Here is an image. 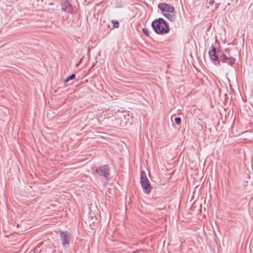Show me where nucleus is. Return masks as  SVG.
<instances>
[{
  "label": "nucleus",
  "mask_w": 253,
  "mask_h": 253,
  "mask_svg": "<svg viewBox=\"0 0 253 253\" xmlns=\"http://www.w3.org/2000/svg\"><path fill=\"white\" fill-rule=\"evenodd\" d=\"M152 26L158 34L167 33L169 31V26L162 18H159L153 21Z\"/></svg>",
  "instance_id": "nucleus-1"
},
{
  "label": "nucleus",
  "mask_w": 253,
  "mask_h": 253,
  "mask_svg": "<svg viewBox=\"0 0 253 253\" xmlns=\"http://www.w3.org/2000/svg\"><path fill=\"white\" fill-rule=\"evenodd\" d=\"M59 236L63 246L68 245L70 242L71 235L67 231H62L59 234Z\"/></svg>",
  "instance_id": "nucleus-2"
},
{
  "label": "nucleus",
  "mask_w": 253,
  "mask_h": 253,
  "mask_svg": "<svg viewBox=\"0 0 253 253\" xmlns=\"http://www.w3.org/2000/svg\"><path fill=\"white\" fill-rule=\"evenodd\" d=\"M158 8L162 11H163L164 13L166 12H170L172 13L174 12V7L172 6H170L169 5L164 3H159L158 5Z\"/></svg>",
  "instance_id": "nucleus-3"
},
{
  "label": "nucleus",
  "mask_w": 253,
  "mask_h": 253,
  "mask_svg": "<svg viewBox=\"0 0 253 253\" xmlns=\"http://www.w3.org/2000/svg\"><path fill=\"white\" fill-rule=\"evenodd\" d=\"M96 171L99 175L107 177L109 175V168L107 166H103L97 168Z\"/></svg>",
  "instance_id": "nucleus-4"
},
{
  "label": "nucleus",
  "mask_w": 253,
  "mask_h": 253,
  "mask_svg": "<svg viewBox=\"0 0 253 253\" xmlns=\"http://www.w3.org/2000/svg\"><path fill=\"white\" fill-rule=\"evenodd\" d=\"M61 9L63 11L67 12H71V6L69 3L68 0H63L61 3Z\"/></svg>",
  "instance_id": "nucleus-5"
},
{
  "label": "nucleus",
  "mask_w": 253,
  "mask_h": 253,
  "mask_svg": "<svg viewBox=\"0 0 253 253\" xmlns=\"http://www.w3.org/2000/svg\"><path fill=\"white\" fill-rule=\"evenodd\" d=\"M212 50L209 51V55L212 60L216 61L215 65L219 64V61L217 60V56L216 55L215 48L213 46H211Z\"/></svg>",
  "instance_id": "nucleus-6"
},
{
  "label": "nucleus",
  "mask_w": 253,
  "mask_h": 253,
  "mask_svg": "<svg viewBox=\"0 0 253 253\" xmlns=\"http://www.w3.org/2000/svg\"><path fill=\"white\" fill-rule=\"evenodd\" d=\"M142 187L143 188L144 193L148 194L151 190V187L150 184V182L147 183H143L141 184Z\"/></svg>",
  "instance_id": "nucleus-7"
},
{
  "label": "nucleus",
  "mask_w": 253,
  "mask_h": 253,
  "mask_svg": "<svg viewBox=\"0 0 253 253\" xmlns=\"http://www.w3.org/2000/svg\"><path fill=\"white\" fill-rule=\"evenodd\" d=\"M164 16L170 21H173L175 19V15L174 11L172 13L166 12L164 13Z\"/></svg>",
  "instance_id": "nucleus-8"
},
{
  "label": "nucleus",
  "mask_w": 253,
  "mask_h": 253,
  "mask_svg": "<svg viewBox=\"0 0 253 253\" xmlns=\"http://www.w3.org/2000/svg\"><path fill=\"white\" fill-rule=\"evenodd\" d=\"M164 16L170 21H173L175 19V15L174 11L172 13L166 12L164 13Z\"/></svg>",
  "instance_id": "nucleus-9"
},
{
  "label": "nucleus",
  "mask_w": 253,
  "mask_h": 253,
  "mask_svg": "<svg viewBox=\"0 0 253 253\" xmlns=\"http://www.w3.org/2000/svg\"><path fill=\"white\" fill-rule=\"evenodd\" d=\"M149 182V179L147 177L146 173L144 171H142L141 172V174H140V182H141V184L142 183H143V182L144 183H147V182Z\"/></svg>",
  "instance_id": "nucleus-10"
},
{
  "label": "nucleus",
  "mask_w": 253,
  "mask_h": 253,
  "mask_svg": "<svg viewBox=\"0 0 253 253\" xmlns=\"http://www.w3.org/2000/svg\"><path fill=\"white\" fill-rule=\"evenodd\" d=\"M225 63L231 65L235 63V60L233 57L227 58Z\"/></svg>",
  "instance_id": "nucleus-11"
},
{
  "label": "nucleus",
  "mask_w": 253,
  "mask_h": 253,
  "mask_svg": "<svg viewBox=\"0 0 253 253\" xmlns=\"http://www.w3.org/2000/svg\"><path fill=\"white\" fill-rule=\"evenodd\" d=\"M75 78V75L73 74L71 76L68 77L64 81L65 83L68 82L70 80H73Z\"/></svg>",
  "instance_id": "nucleus-12"
},
{
  "label": "nucleus",
  "mask_w": 253,
  "mask_h": 253,
  "mask_svg": "<svg viewBox=\"0 0 253 253\" xmlns=\"http://www.w3.org/2000/svg\"><path fill=\"white\" fill-rule=\"evenodd\" d=\"M112 23L113 24V27L115 28H119V23L117 20H113L112 21Z\"/></svg>",
  "instance_id": "nucleus-13"
},
{
  "label": "nucleus",
  "mask_w": 253,
  "mask_h": 253,
  "mask_svg": "<svg viewBox=\"0 0 253 253\" xmlns=\"http://www.w3.org/2000/svg\"><path fill=\"white\" fill-rule=\"evenodd\" d=\"M226 60H227V57L225 54H223V55L220 58V60L223 62H226Z\"/></svg>",
  "instance_id": "nucleus-14"
},
{
  "label": "nucleus",
  "mask_w": 253,
  "mask_h": 253,
  "mask_svg": "<svg viewBox=\"0 0 253 253\" xmlns=\"http://www.w3.org/2000/svg\"><path fill=\"white\" fill-rule=\"evenodd\" d=\"M175 122L176 124L179 125L181 122V118L180 117H176L174 119Z\"/></svg>",
  "instance_id": "nucleus-15"
},
{
  "label": "nucleus",
  "mask_w": 253,
  "mask_h": 253,
  "mask_svg": "<svg viewBox=\"0 0 253 253\" xmlns=\"http://www.w3.org/2000/svg\"><path fill=\"white\" fill-rule=\"evenodd\" d=\"M142 31L145 34V35L146 36H148L149 35V31H148V30L147 28H143L142 29Z\"/></svg>",
  "instance_id": "nucleus-16"
}]
</instances>
